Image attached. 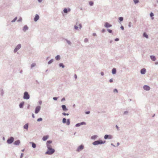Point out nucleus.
<instances>
[{
	"instance_id": "1",
	"label": "nucleus",
	"mask_w": 158,
	"mask_h": 158,
	"mask_svg": "<svg viewBox=\"0 0 158 158\" xmlns=\"http://www.w3.org/2000/svg\"><path fill=\"white\" fill-rule=\"evenodd\" d=\"M48 150L46 152V154H53L55 152L54 149H52L51 148V145H48Z\"/></svg>"
},
{
	"instance_id": "2",
	"label": "nucleus",
	"mask_w": 158,
	"mask_h": 158,
	"mask_svg": "<svg viewBox=\"0 0 158 158\" xmlns=\"http://www.w3.org/2000/svg\"><path fill=\"white\" fill-rule=\"evenodd\" d=\"M105 141H103L102 140H97L94 141L93 143L94 145H98V144H102L105 143Z\"/></svg>"
},
{
	"instance_id": "3",
	"label": "nucleus",
	"mask_w": 158,
	"mask_h": 158,
	"mask_svg": "<svg viewBox=\"0 0 158 158\" xmlns=\"http://www.w3.org/2000/svg\"><path fill=\"white\" fill-rule=\"evenodd\" d=\"M23 98L25 99H28L29 98V95L27 92H25L24 93Z\"/></svg>"
},
{
	"instance_id": "4",
	"label": "nucleus",
	"mask_w": 158,
	"mask_h": 158,
	"mask_svg": "<svg viewBox=\"0 0 158 158\" xmlns=\"http://www.w3.org/2000/svg\"><path fill=\"white\" fill-rule=\"evenodd\" d=\"M14 140V138L11 137L7 140V142L8 143L10 144L12 143L13 142Z\"/></svg>"
},
{
	"instance_id": "5",
	"label": "nucleus",
	"mask_w": 158,
	"mask_h": 158,
	"mask_svg": "<svg viewBox=\"0 0 158 158\" xmlns=\"http://www.w3.org/2000/svg\"><path fill=\"white\" fill-rule=\"evenodd\" d=\"M84 148V146L83 145H81L79 146L77 149V151L79 152L81 150H83Z\"/></svg>"
},
{
	"instance_id": "6",
	"label": "nucleus",
	"mask_w": 158,
	"mask_h": 158,
	"mask_svg": "<svg viewBox=\"0 0 158 158\" xmlns=\"http://www.w3.org/2000/svg\"><path fill=\"white\" fill-rule=\"evenodd\" d=\"M83 124H86L85 122H83L80 123H79L76 124V126L77 127H79L81 125H83Z\"/></svg>"
},
{
	"instance_id": "7",
	"label": "nucleus",
	"mask_w": 158,
	"mask_h": 158,
	"mask_svg": "<svg viewBox=\"0 0 158 158\" xmlns=\"http://www.w3.org/2000/svg\"><path fill=\"white\" fill-rule=\"evenodd\" d=\"M21 47V45L20 44H18L17 45V47L15 48V49L14 50V52H17V51Z\"/></svg>"
},
{
	"instance_id": "8",
	"label": "nucleus",
	"mask_w": 158,
	"mask_h": 158,
	"mask_svg": "<svg viewBox=\"0 0 158 158\" xmlns=\"http://www.w3.org/2000/svg\"><path fill=\"white\" fill-rule=\"evenodd\" d=\"M40 106H37L36 107V109L35 110V113H38L39 111H40Z\"/></svg>"
},
{
	"instance_id": "9",
	"label": "nucleus",
	"mask_w": 158,
	"mask_h": 158,
	"mask_svg": "<svg viewBox=\"0 0 158 158\" xmlns=\"http://www.w3.org/2000/svg\"><path fill=\"white\" fill-rule=\"evenodd\" d=\"M146 72V69H141L140 72L142 74H145Z\"/></svg>"
},
{
	"instance_id": "10",
	"label": "nucleus",
	"mask_w": 158,
	"mask_h": 158,
	"mask_svg": "<svg viewBox=\"0 0 158 158\" xmlns=\"http://www.w3.org/2000/svg\"><path fill=\"white\" fill-rule=\"evenodd\" d=\"M77 25H78L79 27H78L77 26H75V28L76 29H77L78 28H81V24H77Z\"/></svg>"
},
{
	"instance_id": "11",
	"label": "nucleus",
	"mask_w": 158,
	"mask_h": 158,
	"mask_svg": "<svg viewBox=\"0 0 158 158\" xmlns=\"http://www.w3.org/2000/svg\"><path fill=\"white\" fill-rule=\"evenodd\" d=\"M143 88L144 89L146 90H148L150 89V87L147 85H145L143 87Z\"/></svg>"
},
{
	"instance_id": "12",
	"label": "nucleus",
	"mask_w": 158,
	"mask_h": 158,
	"mask_svg": "<svg viewBox=\"0 0 158 158\" xmlns=\"http://www.w3.org/2000/svg\"><path fill=\"white\" fill-rule=\"evenodd\" d=\"M105 26L106 27H110L111 26V25L107 23H106L105 24Z\"/></svg>"
},
{
	"instance_id": "13",
	"label": "nucleus",
	"mask_w": 158,
	"mask_h": 158,
	"mask_svg": "<svg viewBox=\"0 0 158 158\" xmlns=\"http://www.w3.org/2000/svg\"><path fill=\"white\" fill-rule=\"evenodd\" d=\"M39 15H35V17L34 19L35 21H37L39 19Z\"/></svg>"
},
{
	"instance_id": "14",
	"label": "nucleus",
	"mask_w": 158,
	"mask_h": 158,
	"mask_svg": "<svg viewBox=\"0 0 158 158\" xmlns=\"http://www.w3.org/2000/svg\"><path fill=\"white\" fill-rule=\"evenodd\" d=\"M62 107L63 110L64 111H66L68 110V109L66 108V106L64 105H63L62 106Z\"/></svg>"
},
{
	"instance_id": "15",
	"label": "nucleus",
	"mask_w": 158,
	"mask_h": 158,
	"mask_svg": "<svg viewBox=\"0 0 158 158\" xmlns=\"http://www.w3.org/2000/svg\"><path fill=\"white\" fill-rule=\"evenodd\" d=\"M24 102H22L20 103L19 104V107L20 108H22L23 107V106L24 105Z\"/></svg>"
},
{
	"instance_id": "16",
	"label": "nucleus",
	"mask_w": 158,
	"mask_h": 158,
	"mask_svg": "<svg viewBox=\"0 0 158 158\" xmlns=\"http://www.w3.org/2000/svg\"><path fill=\"white\" fill-rule=\"evenodd\" d=\"M70 9H68V10H67V9L66 8H64V12L65 13H67L68 12V11H70Z\"/></svg>"
},
{
	"instance_id": "17",
	"label": "nucleus",
	"mask_w": 158,
	"mask_h": 158,
	"mask_svg": "<svg viewBox=\"0 0 158 158\" xmlns=\"http://www.w3.org/2000/svg\"><path fill=\"white\" fill-rule=\"evenodd\" d=\"M48 138V136H46L43 137V140L44 141H46Z\"/></svg>"
},
{
	"instance_id": "18",
	"label": "nucleus",
	"mask_w": 158,
	"mask_h": 158,
	"mask_svg": "<svg viewBox=\"0 0 158 158\" xmlns=\"http://www.w3.org/2000/svg\"><path fill=\"white\" fill-rule=\"evenodd\" d=\"M20 143V141L19 140H17L14 142V144L15 145H19V144Z\"/></svg>"
},
{
	"instance_id": "19",
	"label": "nucleus",
	"mask_w": 158,
	"mask_h": 158,
	"mask_svg": "<svg viewBox=\"0 0 158 158\" xmlns=\"http://www.w3.org/2000/svg\"><path fill=\"white\" fill-rule=\"evenodd\" d=\"M151 59L153 61H155L156 59L155 57L153 56H150Z\"/></svg>"
},
{
	"instance_id": "20",
	"label": "nucleus",
	"mask_w": 158,
	"mask_h": 158,
	"mask_svg": "<svg viewBox=\"0 0 158 158\" xmlns=\"http://www.w3.org/2000/svg\"><path fill=\"white\" fill-rule=\"evenodd\" d=\"M52 143V141L51 140H48L47 141V146L48 147V145H50L49 144L51 143Z\"/></svg>"
},
{
	"instance_id": "21",
	"label": "nucleus",
	"mask_w": 158,
	"mask_h": 158,
	"mask_svg": "<svg viewBox=\"0 0 158 158\" xmlns=\"http://www.w3.org/2000/svg\"><path fill=\"white\" fill-rule=\"evenodd\" d=\"M28 28V27L27 26H25L23 29V30L24 31H26Z\"/></svg>"
},
{
	"instance_id": "22",
	"label": "nucleus",
	"mask_w": 158,
	"mask_h": 158,
	"mask_svg": "<svg viewBox=\"0 0 158 158\" xmlns=\"http://www.w3.org/2000/svg\"><path fill=\"white\" fill-rule=\"evenodd\" d=\"M112 73L113 74H115L116 73V69L113 68L112 70Z\"/></svg>"
},
{
	"instance_id": "23",
	"label": "nucleus",
	"mask_w": 158,
	"mask_h": 158,
	"mask_svg": "<svg viewBox=\"0 0 158 158\" xmlns=\"http://www.w3.org/2000/svg\"><path fill=\"white\" fill-rule=\"evenodd\" d=\"M28 127V125L27 123L26 125H25L24 126V128L27 130V129Z\"/></svg>"
},
{
	"instance_id": "24",
	"label": "nucleus",
	"mask_w": 158,
	"mask_h": 158,
	"mask_svg": "<svg viewBox=\"0 0 158 158\" xmlns=\"http://www.w3.org/2000/svg\"><path fill=\"white\" fill-rule=\"evenodd\" d=\"M55 58L56 60H58L60 59V57L59 56L57 55L56 57Z\"/></svg>"
},
{
	"instance_id": "25",
	"label": "nucleus",
	"mask_w": 158,
	"mask_h": 158,
	"mask_svg": "<svg viewBox=\"0 0 158 158\" xmlns=\"http://www.w3.org/2000/svg\"><path fill=\"white\" fill-rule=\"evenodd\" d=\"M150 16L152 17V19H154V18L153 17L154 16V14L152 13H151L150 14Z\"/></svg>"
},
{
	"instance_id": "26",
	"label": "nucleus",
	"mask_w": 158,
	"mask_h": 158,
	"mask_svg": "<svg viewBox=\"0 0 158 158\" xmlns=\"http://www.w3.org/2000/svg\"><path fill=\"white\" fill-rule=\"evenodd\" d=\"M32 147L34 148H35L36 147V145L35 143H32Z\"/></svg>"
},
{
	"instance_id": "27",
	"label": "nucleus",
	"mask_w": 158,
	"mask_h": 158,
	"mask_svg": "<svg viewBox=\"0 0 158 158\" xmlns=\"http://www.w3.org/2000/svg\"><path fill=\"white\" fill-rule=\"evenodd\" d=\"M118 19L120 21H122L123 19L122 17H120L118 18Z\"/></svg>"
},
{
	"instance_id": "28",
	"label": "nucleus",
	"mask_w": 158,
	"mask_h": 158,
	"mask_svg": "<svg viewBox=\"0 0 158 158\" xmlns=\"http://www.w3.org/2000/svg\"><path fill=\"white\" fill-rule=\"evenodd\" d=\"M53 61V59H52V60H49L48 61V64H50L52 63Z\"/></svg>"
},
{
	"instance_id": "29",
	"label": "nucleus",
	"mask_w": 158,
	"mask_h": 158,
	"mask_svg": "<svg viewBox=\"0 0 158 158\" xmlns=\"http://www.w3.org/2000/svg\"><path fill=\"white\" fill-rule=\"evenodd\" d=\"M66 119L65 118H64L63 119V122L64 123H66Z\"/></svg>"
},
{
	"instance_id": "30",
	"label": "nucleus",
	"mask_w": 158,
	"mask_h": 158,
	"mask_svg": "<svg viewBox=\"0 0 158 158\" xmlns=\"http://www.w3.org/2000/svg\"><path fill=\"white\" fill-rule=\"evenodd\" d=\"M59 65L60 67H62V68L64 67V65L63 64L60 63L59 64Z\"/></svg>"
},
{
	"instance_id": "31",
	"label": "nucleus",
	"mask_w": 158,
	"mask_h": 158,
	"mask_svg": "<svg viewBox=\"0 0 158 158\" xmlns=\"http://www.w3.org/2000/svg\"><path fill=\"white\" fill-rule=\"evenodd\" d=\"M69 124H70L69 120V119H68L67 120V125H69Z\"/></svg>"
},
{
	"instance_id": "32",
	"label": "nucleus",
	"mask_w": 158,
	"mask_h": 158,
	"mask_svg": "<svg viewBox=\"0 0 158 158\" xmlns=\"http://www.w3.org/2000/svg\"><path fill=\"white\" fill-rule=\"evenodd\" d=\"M143 36H144L146 38H148V35L146 34V33H144L143 34Z\"/></svg>"
},
{
	"instance_id": "33",
	"label": "nucleus",
	"mask_w": 158,
	"mask_h": 158,
	"mask_svg": "<svg viewBox=\"0 0 158 158\" xmlns=\"http://www.w3.org/2000/svg\"><path fill=\"white\" fill-rule=\"evenodd\" d=\"M93 4H94L93 2L92 1H90V2H89V4L91 6H92L93 5Z\"/></svg>"
},
{
	"instance_id": "34",
	"label": "nucleus",
	"mask_w": 158,
	"mask_h": 158,
	"mask_svg": "<svg viewBox=\"0 0 158 158\" xmlns=\"http://www.w3.org/2000/svg\"><path fill=\"white\" fill-rule=\"evenodd\" d=\"M107 31L108 32L110 33H111L112 32V30L110 29H108Z\"/></svg>"
},
{
	"instance_id": "35",
	"label": "nucleus",
	"mask_w": 158,
	"mask_h": 158,
	"mask_svg": "<svg viewBox=\"0 0 158 158\" xmlns=\"http://www.w3.org/2000/svg\"><path fill=\"white\" fill-rule=\"evenodd\" d=\"M134 1L135 4L138 3L139 2L138 0H134Z\"/></svg>"
},
{
	"instance_id": "36",
	"label": "nucleus",
	"mask_w": 158,
	"mask_h": 158,
	"mask_svg": "<svg viewBox=\"0 0 158 158\" xmlns=\"http://www.w3.org/2000/svg\"><path fill=\"white\" fill-rule=\"evenodd\" d=\"M108 137V135H106L105 136L104 138L105 139H106Z\"/></svg>"
},
{
	"instance_id": "37",
	"label": "nucleus",
	"mask_w": 158,
	"mask_h": 158,
	"mask_svg": "<svg viewBox=\"0 0 158 158\" xmlns=\"http://www.w3.org/2000/svg\"><path fill=\"white\" fill-rule=\"evenodd\" d=\"M42 120V119L41 118H40L37 119V121H41Z\"/></svg>"
},
{
	"instance_id": "38",
	"label": "nucleus",
	"mask_w": 158,
	"mask_h": 158,
	"mask_svg": "<svg viewBox=\"0 0 158 158\" xmlns=\"http://www.w3.org/2000/svg\"><path fill=\"white\" fill-rule=\"evenodd\" d=\"M64 115H69V114H66L64 112L62 114Z\"/></svg>"
},
{
	"instance_id": "39",
	"label": "nucleus",
	"mask_w": 158,
	"mask_h": 158,
	"mask_svg": "<svg viewBox=\"0 0 158 158\" xmlns=\"http://www.w3.org/2000/svg\"><path fill=\"white\" fill-rule=\"evenodd\" d=\"M96 138V136H93L91 137V139H95Z\"/></svg>"
},
{
	"instance_id": "40",
	"label": "nucleus",
	"mask_w": 158,
	"mask_h": 158,
	"mask_svg": "<svg viewBox=\"0 0 158 158\" xmlns=\"http://www.w3.org/2000/svg\"><path fill=\"white\" fill-rule=\"evenodd\" d=\"M114 92H118V90H117V89H114Z\"/></svg>"
},
{
	"instance_id": "41",
	"label": "nucleus",
	"mask_w": 158,
	"mask_h": 158,
	"mask_svg": "<svg viewBox=\"0 0 158 158\" xmlns=\"http://www.w3.org/2000/svg\"><path fill=\"white\" fill-rule=\"evenodd\" d=\"M88 40L86 38L85 39V42H88Z\"/></svg>"
},
{
	"instance_id": "42",
	"label": "nucleus",
	"mask_w": 158,
	"mask_h": 158,
	"mask_svg": "<svg viewBox=\"0 0 158 158\" xmlns=\"http://www.w3.org/2000/svg\"><path fill=\"white\" fill-rule=\"evenodd\" d=\"M35 64H32L31 65V67L32 68V67H34V66H35Z\"/></svg>"
},
{
	"instance_id": "43",
	"label": "nucleus",
	"mask_w": 158,
	"mask_h": 158,
	"mask_svg": "<svg viewBox=\"0 0 158 158\" xmlns=\"http://www.w3.org/2000/svg\"><path fill=\"white\" fill-rule=\"evenodd\" d=\"M67 43L69 44H71V42H70V41H67Z\"/></svg>"
},
{
	"instance_id": "44",
	"label": "nucleus",
	"mask_w": 158,
	"mask_h": 158,
	"mask_svg": "<svg viewBox=\"0 0 158 158\" xmlns=\"http://www.w3.org/2000/svg\"><path fill=\"white\" fill-rule=\"evenodd\" d=\"M53 99L55 100H56L57 99V98L56 97H54L53 98Z\"/></svg>"
},
{
	"instance_id": "45",
	"label": "nucleus",
	"mask_w": 158,
	"mask_h": 158,
	"mask_svg": "<svg viewBox=\"0 0 158 158\" xmlns=\"http://www.w3.org/2000/svg\"><path fill=\"white\" fill-rule=\"evenodd\" d=\"M23 153H22L21 155L20 158H22L23 157Z\"/></svg>"
},
{
	"instance_id": "46",
	"label": "nucleus",
	"mask_w": 158,
	"mask_h": 158,
	"mask_svg": "<svg viewBox=\"0 0 158 158\" xmlns=\"http://www.w3.org/2000/svg\"><path fill=\"white\" fill-rule=\"evenodd\" d=\"M90 113V112L89 111H86L85 113L86 114H89Z\"/></svg>"
},
{
	"instance_id": "47",
	"label": "nucleus",
	"mask_w": 158,
	"mask_h": 158,
	"mask_svg": "<svg viewBox=\"0 0 158 158\" xmlns=\"http://www.w3.org/2000/svg\"><path fill=\"white\" fill-rule=\"evenodd\" d=\"M113 81V80L112 79H110V82H111Z\"/></svg>"
},
{
	"instance_id": "48",
	"label": "nucleus",
	"mask_w": 158,
	"mask_h": 158,
	"mask_svg": "<svg viewBox=\"0 0 158 158\" xmlns=\"http://www.w3.org/2000/svg\"><path fill=\"white\" fill-rule=\"evenodd\" d=\"M101 74L102 76H103L104 75L103 72H101Z\"/></svg>"
},
{
	"instance_id": "49",
	"label": "nucleus",
	"mask_w": 158,
	"mask_h": 158,
	"mask_svg": "<svg viewBox=\"0 0 158 158\" xmlns=\"http://www.w3.org/2000/svg\"><path fill=\"white\" fill-rule=\"evenodd\" d=\"M118 40H119V39L118 38H116L115 39V40L116 41H118Z\"/></svg>"
},
{
	"instance_id": "50",
	"label": "nucleus",
	"mask_w": 158,
	"mask_h": 158,
	"mask_svg": "<svg viewBox=\"0 0 158 158\" xmlns=\"http://www.w3.org/2000/svg\"><path fill=\"white\" fill-rule=\"evenodd\" d=\"M32 117L33 118H35V116L33 114H32Z\"/></svg>"
},
{
	"instance_id": "51",
	"label": "nucleus",
	"mask_w": 158,
	"mask_h": 158,
	"mask_svg": "<svg viewBox=\"0 0 158 158\" xmlns=\"http://www.w3.org/2000/svg\"><path fill=\"white\" fill-rule=\"evenodd\" d=\"M42 0H38V1L39 2H41Z\"/></svg>"
},
{
	"instance_id": "52",
	"label": "nucleus",
	"mask_w": 158,
	"mask_h": 158,
	"mask_svg": "<svg viewBox=\"0 0 158 158\" xmlns=\"http://www.w3.org/2000/svg\"><path fill=\"white\" fill-rule=\"evenodd\" d=\"M121 28L123 30L124 29V27L123 26L121 27Z\"/></svg>"
},
{
	"instance_id": "53",
	"label": "nucleus",
	"mask_w": 158,
	"mask_h": 158,
	"mask_svg": "<svg viewBox=\"0 0 158 158\" xmlns=\"http://www.w3.org/2000/svg\"><path fill=\"white\" fill-rule=\"evenodd\" d=\"M105 31V29H103L102 30V32H104Z\"/></svg>"
},
{
	"instance_id": "54",
	"label": "nucleus",
	"mask_w": 158,
	"mask_h": 158,
	"mask_svg": "<svg viewBox=\"0 0 158 158\" xmlns=\"http://www.w3.org/2000/svg\"><path fill=\"white\" fill-rule=\"evenodd\" d=\"M116 127H117V129L118 130V127L117 126H116Z\"/></svg>"
},
{
	"instance_id": "55",
	"label": "nucleus",
	"mask_w": 158,
	"mask_h": 158,
	"mask_svg": "<svg viewBox=\"0 0 158 158\" xmlns=\"http://www.w3.org/2000/svg\"><path fill=\"white\" fill-rule=\"evenodd\" d=\"M75 76L76 78L77 77V76H76V75H75Z\"/></svg>"
},
{
	"instance_id": "56",
	"label": "nucleus",
	"mask_w": 158,
	"mask_h": 158,
	"mask_svg": "<svg viewBox=\"0 0 158 158\" xmlns=\"http://www.w3.org/2000/svg\"><path fill=\"white\" fill-rule=\"evenodd\" d=\"M16 18H15V20L14 21H15V20H16Z\"/></svg>"
},
{
	"instance_id": "57",
	"label": "nucleus",
	"mask_w": 158,
	"mask_h": 158,
	"mask_svg": "<svg viewBox=\"0 0 158 158\" xmlns=\"http://www.w3.org/2000/svg\"><path fill=\"white\" fill-rule=\"evenodd\" d=\"M62 99H63V100H64V98H63Z\"/></svg>"
},
{
	"instance_id": "58",
	"label": "nucleus",
	"mask_w": 158,
	"mask_h": 158,
	"mask_svg": "<svg viewBox=\"0 0 158 158\" xmlns=\"http://www.w3.org/2000/svg\"><path fill=\"white\" fill-rule=\"evenodd\" d=\"M62 99H63V100H64V98H63Z\"/></svg>"
}]
</instances>
